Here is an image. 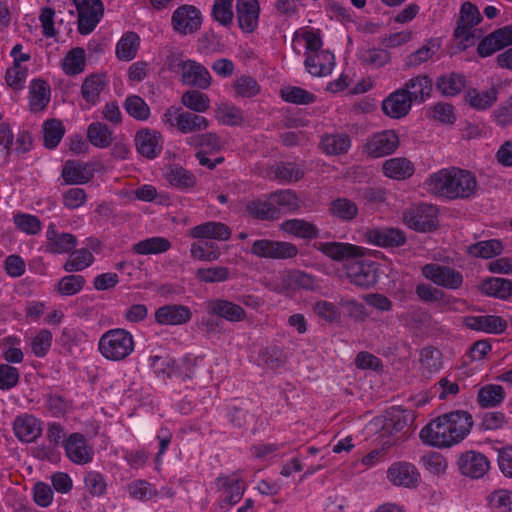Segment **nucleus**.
Returning <instances> with one entry per match:
<instances>
[{"mask_svg": "<svg viewBox=\"0 0 512 512\" xmlns=\"http://www.w3.org/2000/svg\"><path fill=\"white\" fill-rule=\"evenodd\" d=\"M479 289L487 296L506 300L512 295V281L506 278L489 277L482 281Z\"/></svg>", "mask_w": 512, "mask_h": 512, "instance_id": "e433bc0d", "label": "nucleus"}, {"mask_svg": "<svg viewBox=\"0 0 512 512\" xmlns=\"http://www.w3.org/2000/svg\"><path fill=\"white\" fill-rule=\"evenodd\" d=\"M66 456L75 464L84 465L93 459V448L81 433H72L63 442Z\"/></svg>", "mask_w": 512, "mask_h": 512, "instance_id": "f3484780", "label": "nucleus"}, {"mask_svg": "<svg viewBox=\"0 0 512 512\" xmlns=\"http://www.w3.org/2000/svg\"><path fill=\"white\" fill-rule=\"evenodd\" d=\"M78 13V32L88 35L94 31L104 14L101 0H73Z\"/></svg>", "mask_w": 512, "mask_h": 512, "instance_id": "6e6552de", "label": "nucleus"}, {"mask_svg": "<svg viewBox=\"0 0 512 512\" xmlns=\"http://www.w3.org/2000/svg\"><path fill=\"white\" fill-rule=\"evenodd\" d=\"M457 466L462 475L479 479L489 471L490 461L483 453L469 450L459 455Z\"/></svg>", "mask_w": 512, "mask_h": 512, "instance_id": "4468645a", "label": "nucleus"}, {"mask_svg": "<svg viewBox=\"0 0 512 512\" xmlns=\"http://www.w3.org/2000/svg\"><path fill=\"white\" fill-rule=\"evenodd\" d=\"M202 24V14L193 5H182L172 14L171 25L181 35H189L197 32Z\"/></svg>", "mask_w": 512, "mask_h": 512, "instance_id": "f8f14e48", "label": "nucleus"}, {"mask_svg": "<svg viewBox=\"0 0 512 512\" xmlns=\"http://www.w3.org/2000/svg\"><path fill=\"white\" fill-rule=\"evenodd\" d=\"M401 90L411 99V103H423L431 96L433 89L432 79L427 75H418L409 79Z\"/></svg>", "mask_w": 512, "mask_h": 512, "instance_id": "393cba45", "label": "nucleus"}, {"mask_svg": "<svg viewBox=\"0 0 512 512\" xmlns=\"http://www.w3.org/2000/svg\"><path fill=\"white\" fill-rule=\"evenodd\" d=\"M196 278L205 283L224 282L229 279L230 272L227 267L216 266L209 268H200L195 273Z\"/></svg>", "mask_w": 512, "mask_h": 512, "instance_id": "0e129e2a", "label": "nucleus"}, {"mask_svg": "<svg viewBox=\"0 0 512 512\" xmlns=\"http://www.w3.org/2000/svg\"><path fill=\"white\" fill-rule=\"evenodd\" d=\"M166 180L175 188L184 190L191 188L196 183L195 176L179 165H173L166 173Z\"/></svg>", "mask_w": 512, "mask_h": 512, "instance_id": "09e8293b", "label": "nucleus"}, {"mask_svg": "<svg viewBox=\"0 0 512 512\" xmlns=\"http://www.w3.org/2000/svg\"><path fill=\"white\" fill-rule=\"evenodd\" d=\"M127 491L131 498L137 500H149L156 495V490L145 480H135L127 485Z\"/></svg>", "mask_w": 512, "mask_h": 512, "instance_id": "338daca9", "label": "nucleus"}, {"mask_svg": "<svg viewBox=\"0 0 512 512\" xmlns=\"http://www.w3.org/2000/svg\"><path fill=\"white\" fill-rule=\"evenodd\" d=\"M497 95L498 91L494 87L483 92L470 89L467 91L465 99L472 108L476 110H486L497 101Z\"/></svg>", "mask_w": 512, "mask_h": 512, "instance_id": "a18cd8bd", "label": "nucleus"}, {"mask_svg": "<svg viewBox=\"0 0 512 512\" xmlns=\"http://www.w3.org/2000/svg\"><path fill=\"white\" fill-rule=\"evenodd\" d=\"M233 0H215L212 7V17L223 26H229L233 20Z\"/></svg>", "mask_w": 512, "mask_h": 512, "instance_id": "69168bd1", "label": "nucleus"}, {"mask_svg": "<svg viewBox=\"0 0 512 512\" xmlns=\"http://www.w3.org/2000/svg\"><path fill=\"white\" fill-rule=\"evenodd\" d=\"M138 46L139 36L134 32H128L117 43L116 55L120 60L129 61L136 56Z\"/></svg>", "mask_w": 512, "mask_h": 512, "instance_id": "5fc2aeb1", "label": "nucleus"}, {"mask_svg": "<svg viewBox=\"0 0 512 512\" xmlns=\"http://www.w3.org/2000/svg\"><path fill=\"white\" fill-rule=\"evenodd\" d=\"M41 421L31 414L17 416L13 422L15 436L22 442L31 443L42 434Z\"/></svg>", "mask_w": 512, "mask_h": 512, "instance_id": "4be33fe9", "label": "nucleus"}, {"mask_svg": "<svg viewBox=\"0 0 512 512\" xmlns=\"http://www.w3.org/2000/svg\"><path fill=\"white\" fill-rule=\"evenodd\" d=\"M503 251V244L498 239L479 241L467 246V253L476 258L489 259L498 256Z\"/></svg>", "mask_w": 512, "mask_h": 512, "instance_id": "37998d69", "label": "nucleus"}, {"mask_svg": "<svg viewBox=\"0 0 512 512\" xmlns=\"http://www.w3.org/2000/svg\"><path fill=\"white\" fill-rule=\"evenodd\" d=\"M464 324L472 330L491 334H501L507 329L506 320L496 315L467 316Z\"/></svg>", "mask_w": 512, "mask_h": 512, "instance_id": "c756f323", "label": "nucleus"}, {"mask_svg": "<svg viewBox=\"0 0 512 512\" xmlns=\"http://www.w3.org/2000/svg\"><path fill=\"white\" fill-rule=\"evenodd\" d=\"M86 66L85 50L81 47L71 49L63 62V70L67 75H77L84 71Z\"/></svg>", "mask_w": 512, "mask_h": 512, "instance_id": "603ef678", "label": "nucleus"}, {"mask_svg": "<svg viewBox=\"0 0 512 512\" xmlns=\"http://www.w3.org/2000/svg\"><path fill=\"white\" fill-rule=\"evenodd\" d=\"M94 261L93 254L85 248L74 251L64 264V270L67 272L82 271L89 267Z\"/></svg>", "mask_w": 512, "mask_h": 512, "instance_id": "bf43d9fd", "label": "nucleus"}, {"mask_svg": "<svg viewBox=\"0 0 512 512\" xmlns=\"http://www.w3.org/2000/svg\"><path fill=\"white\" fill-rule=\"evenodd\" d=\"M283 284L291 290H313L316 286L314 277L300 270L286 272L283 276Z\"/></svg>", "mask_w": 512, "mask_h": 512, "instance_id": "de8ad7c7", "label": "nucleus"}, {"mask_svg": "<svg viewBox=\"0 0 512 512\" xmlns=\"http://www.w3.org/2000/svg\"><path fill=\"white\" fill-rule=\"evenodd\" d=\"M135 348L133 335L122 328L106 331L98 341V351L107 360L122 361L126 359Z\"/></svg>", "mask_w": 512, "mask_h": 512, "instance_id": "7ed1b4c3", "label": "nucleus"}, {"mask_svg": "<svg viewBox=\"0 0 512 512\" xmlns=\"http://www.w3.org/2000/svg\"><path fill=\"white\" fill-rule=\"evenodd\" d=\"M411 106V99L400 88L392 92L382 102L384 114L393 119L405 117L409 113Z\"/></svg>", "mask_w": 512, "mask_h": 512, "instance_id": "bb28decb", "label": "nucleus"}, {"mask_svg": "<svg viewBox=\"0 0 512 512\" xmlns=\"http://www.w3.org/2000/svg\"><path fill=\"white\" fill-rule=\"evenodd\" d=\"M428 191L448 200H467L478 190L475 175L469 170L452 167L431 174L425 181Z\"/></svg>", "mask_w": 512, "mask_h": 512, "instance_id": "f03ea898", "label": "nucleus"}, {"mask_svg": "<svg viewBox=\"0 0 512 512\" xmlns=\"http://www.w3.org/2000/svg\"><path fill=\"white\" fill-rule=\"evenodd\" d=\"M466 85V78L460 73H446L436 79V89L446 97L458 95Z\"/></svg>", "mask_w": 512, "mask_h": 512, "instance_id": "4c0bfd02", "label": "nucleus"}, {"mask_svg": "<svg viewBox=\"0 0 512 512\" xmlns=\"http://www.w3.org/2000/svg\"><path fill=\"white\" fill-rule=\"evenodd\" d=\"M422 275L435 285L450 290H457L463 285V275L458 270L436 263L426 264L422 267Z\"/></svg>", "mask_w": 512, "mask_h": 512, "instance_id": "9d476101", "label": "nucleus"}, {"mask_svg": "<svg viewBox=\"0 0 512 512\" xmlns=\"http://www.w3.org/2000/svg\"><path fill=\"white\" fill-rule=\"evenodd\" d=\"M347 278L350 282L361 288H370L378 280V264L374 261L361 258H351L345 264Z\"/></svg>", "mask_w": 512, "mask_h": 512, "instance_id": "0eeeda50", "label": "nucleus"}, {"mask_svg": "<svg viewBox=\"0 0 512 512\" xmlns=\"http://www.w3.org/2000/svg\"><path fill=\"white\" fill-rule=\"evenodd\" d=\"M44 146L54 149L58 146L65 134V128L58 119H49L43 123Z\"/></svg>", "mask_w": 512, "mask_h": 512, "instance_id": "3c124183", "label": "nucleus"}, {"mask_svg": "<svg viewBox=\"0 0 512 512\" xmlns=\"http://www.w3.org/2000/svg\"><path fill=\"white\" fill-rule=\"evenodd\" d=\"M245 214L251 218L270 221L279 218L280 211L269 201L261 199L248 200L245 203Z\"/></svg>", "mask_w": 512, "mask_h": 512, "instance_id": "c9c22d12", "label": "nucleus"}, {"mask_svg": "<svg viewBox=\"0 0 512 512\" xmlns=\"http://www.w3.org/2000/svg\"><path fill=\"white\" fill-rule=\"evenodd\" d=\"M438 48L439 45L436 44L433 40H430L426 45H423L421 48L407 56L405 63L406 67L416 68L427 62L435 55Z\"/></svg>", "mask_w": 512, "mask_h": 512, "instance_id": "052dcab7", "label": "nucleus"}, {"mask_svg": "<svg viewBox=\"0 0 512 512\" xmlns=\"http://www.w3.org/2000/svg\"><path fill=\"white\" fill-rule=\"evenodd\" d=\"M364 237L368 243L380 247H399L406 243L404 232L397 228L368 229Z\"/></svg>", "mask_w": 512, "mask_h": 512, "instance_id": "aec40b11", "label": "nucleus"}, {"mask_svg": "<svg viewBox=\"0 0 512 512\" xmlns=\"http://www.w3.org/2000/svg\"><path fill=\"white\" fill-rule=\"evenodd\" d=\"M237 20L243 32L251 33L255 30L259 18V3L257 0H237Z\"/></svg>", "mask_w": 512, "mask_h": 512, "instance_id": "b1692460", "label": "nucleus"}, {"mask_svg": "<svg viewBox=\"0 0 512 512\" xmlns=\"http://www.w3.org/2000/svg\"><path fill=\"white\" fill-rule=\"evenodd\" d=\"M251 253L260 258L285 260L296 257L298 248L290 242L260 239L252 243Z\"/></svg>", "mask_w": 512, "mask_h": 512, "instance_id": "1a4fd4ad", "label": "nucleus"}, {"mask_svg": "<svg viewBox=\"0 0 512 512\" xmlns=\"http://www.w3.org/2000/svg\"><path fill=\"white\" fill-rule=\"evenodd\" d=\"M350 146L351 140L346 134H326L320 142L322 151L327 155L345 154Z\"/></svg>", "mask_w": 512, "mask_h": 512, "instance_id": "ea45409f", "label": "nucleus"}, {"mask_svg": "<svg viewBox=\"0 0 512 512\" xmlns=\"http://www.w3.org/2000/svg\"><path fill=\"white\" fill-rule=\"evenodd\" d=\"M177 65L182 69V81L184 84L199 89H207L211 85L210 73L203 65L193 60H180Z\"/></svg>", "mask_w": 512, "mask_h": 512, "instance_id": "6ab92c4d", "label": "nucleus"}, {"mask_svg": "<svg viewBox=\"0 0 512 512\" xmlns=\"http://www.w3.org/2000/svg\"><path fill=\"white\" fill-rule=\"evenodd\" d=\"M163 120L171 127H176L183 134L202 131L209 126V121L204 116L183 111L181 107L176 106H170L166 109Z\"/></svg>", "mask_w": 512, "mask_h": 512, "instance_id": "20e7f679", "label": "nucleus"}, {"mask_svg": "<svg viewBox=\"0 0 512 512\" xmlns=\"http://www.w3.org/2000/svg\"><path fill=\"white\" fill-rule=\"evenodd\" d=\"M22 50V45L17 44L11 50V56L14 57V65L6 71L5 80L7 84L15 90L23 88V84L27 77L28 70L20 65L21 62L30 59L29 54H21L20 57L16 56V52Z\"/></svg>", "mask_w": 512, "mask_h": 512, "instance_id": "473e14b6", "label": "nucleus"}, {"mask_svg": "<svg viewBox=\"0 0 512 512\" xmlns=\"http://www.w3.org/2000/svg\"><path fill=\"white\" fill-rule=\"evenodd\" d=\"M511 44L512 26H505L484 37L478 44L477 53L480 57H489Z\"/></svg>", "mask_w": 512, "mask_h": 512, "instance_id": "a211bd4d", "label": "nucleus"}, {"mask_svg": "<svg viewBox=\"0 0 512 512\" xmlns=\"http://www.w3.org/2000/svg\"><path fill=\"white\" fill-rule=\"evenodd\" d=\"M85 278L82 275H68L61 278L58 283V292L64 296L77 294L82 290Z\"/></svg>", "mask_w": 512, "mask_h": 512, "instance_id": "774afa93", "label": "nucleus"}, {"mask_svg": "<svg viewBox=\"0 0 512 512\" xmlns=\"http://www.w3.org/2000/svg\"><path fill=\"white\" fill-rule=\"evenodd\" d=\"M505 398V391L501 385L487 384L478 390L477 402L482 408L496 407Z\"/></svg>", "mask_w": 512, "mask_h": 512, "instance_id": "79ce46f5", "label": "nucleus"}, {"mask_svg": "<svg viewBox=\"0 0 512 512\" xmlns=\"http://www.w3.org/2000/svg\"><path fill=\"white\" fill-rule=\"evenodd\" d=\"M271 172L275 178L285 182H296L300 180L304 172L293 162H279L271 167Z\"/></svg>", "mask_w": 512, "mask_h": 512, "instance_id": "4d7b16f0", "label": "nucleus"}, {"mask_svg": "<svg viewBox=\"0 0 512 512\" xmlns=\"http://www.w3.org/2000/svg\"><path fill=\"white\" fill-rule=\"evenodd\" d=\"M400 145L394 130H384L373 134L365 144V151L371 158H381L393 154Z\"/></svg>", "mask_w": 512, "mask_h": 512, "instance_id": "ddd939ff", "label": "nucleus"}, {"mask_svg": "<svg viewBox=\"0 0 512 512\" xmlns=\"http://www.w3.org/2000/svg\"><path fill=\"white\" fill-rule=\"evenodd\" d=\"M481 20L482 16L477 6L470 2L462 4L460 17L454 30V37L460 39L459 48L461 50H465L474 44L475 31L472 28L479 24Z\"/></svg>", "mask_w": 512, "mask_h": 512, "instance_id": "423d86ee", "label": "nucleus"}, {"mask_svg": "<svg viewBox=\"0 0 512 512\" xmlns=\"http://www.w3.org/2000/svg\"><path fill=\"white\" fill-rule=\"evenodd\" d=\"M90 143L97 148H106L113 142L112 131L102 122H93L87 128Z\"/></svg>", "mask_w": 512, "mask_h": 512, "instance_id": "49530a36", "label": "nucleus"}, {"mask_svg": "<svg viewBox=\"0 0 512 512\" xmlns=\"http://www.w3.org/2000/svg\"><path fill=\"white\" fill-rule=\"evenodd\" d=\"M331 215L342 221H352L358 215V207L348 198H337L330 204Z\"/></svg>", "mask_w": 512, "mask_h": 512, "instance_id": "8fccbe9b", "label": "nucleus"}, {"mask_svg": "<svg viewBox=\"0 0 512 512\" xmlns=\"http://www.w3.org/2000/svg\"><path fill=\"white\" fill-rule=\"evenodd\" d=\"M171 243L164 237H151L141 240L132 246V251L138 255L160 254L168 251Z\"/></svg>", "mask_w": 512, "mask_h": 512, "instance_id": "c03bdc74", "label": "nucleus"}, {"mask_svg": "<svg viewBox=\"0 0 512 512\" xmlns=\"http://www.w3.org/2000/svg\"><path fill=\"white\" fill-rule=\"evenodd\" d=\"M216 485L222 491V497L219 502L221 509H229L237 504L245 492L243 480L236 475L219 476L216 479Z\"/></svg>", "mask_w": 512, "mask_h": 512, "instance_id": "2eb2a0df", "label": "nucleus"}, {"mask_svg": "<svg viewBox=\"0 0 512 512\" xmlns=\"http://www.w3.org/2000/svg\"><path fill=\"white\" fill-rule=\"evenodd\" d=\"M192 313L184 305H165L155 312V321L161 325H182L191 319Z\"/></svg>", "mask_w": 512, "mask_h": 512, "instance_id": "cd10ccee", "label": "nucleus"}, {"mask_svg": "<svg viewBox=\"0 0 512 512\" xmlns=\"http://www.w3.org/2000/svg\"><path fill=\"white\" fill-rule=\"evenodd\" d=\"M61 176L65 184H85L89 182L93 176V170L89 164L74 160H68L65 162Z\"/></svg>", "mask_w": 512, "mask_h": 512, "instance_id": "2f4dec72", "label": "nucleus"}, {"mask_svg": "<svg viewBox=\"0 0 512 512\" xmlns=\"http://www.w3.org/2000/svg\"><path fill=\"white\" fill-rule=\"evenodd\" d=\"M488 505L493 512H512V491L498 489L487 497Z\"/></svg>", "mask_w": 512, "mask_h": 512, "instance_id": "13d9d810", "label": "nucleus"}, {"mask_svg": "<svg viewBox=\"0 0 512 512\" xmlns=\"http://www.w3.org/2000/svg\"><path fill=\"white\" fill-rule=\"evenodd\" d=\"M182 104L196 113L206 112L210 107V99L199 90H188L181 97Z\"/></svg>", "mask_w": 512, "mask_h": 512, "instance_id": "6e6d98bb", "label": "nucleus"}, {"mask_svg": "<svg viewBox=\"0 0 512 512\" xmlns=\"http://www.w3.org/2000/svg\"><path fill=\"white\" fill-rule=\"evenodd\" d=\"M259 359L263 365L272 370L282 367L286 362L283 350L277 346L262 349L259 353Z\"/></svg>", "mask_w": 512, "mask_h": 512, "instance_id": "680f3d73", "label": "nucleus"}, {"mask_svg": "<svg viewBox=\"0 0 512 512\" xmlns=\"http://www.w3.org/2000/svg\"><path fill=\"white\" fill-rule=\"evenodd\" d=\"M472 427V415L464 410H455L431 420L421 429L419 437L426 445L450 448L462 442Z\"/></svg>", "mask_w": 512, "mask_h": 512, "instance_id": "f257e3e1", "label": "nucleus"}, {"mask_svg": "<svg viewBox=\"0 0 512 512\" xmlns=\"http://www.w3.org/2000/svg\"><path fill=\"white\" fill-rule=\"evenodd\" d=\"M124 109L129 116L138 121L148 120L151 114L149 105L138 95L127 96Z\"/></svg>", "mask_w": 512, "mask_h": 512, "instance_id": "864d4df0", "label": "nucleus"}, {"mask_svg": "<svg viewBox=\"0 0 512 512\" xmlns=\"http://www.w3.org/2000/svg\"><path fill=\"white\" fill-rule=\"evenodd\" d=\"M30 109L34 112L43 110L50 101V87L42 79H34L30 84Z\"/></svg>", "mask_w": 512, "mask_h": 512, "instance_id": "58836bf2", "label": "nucleus"}, {"mask_svg": "<svg viewBox=\"0 0 512 512\" xmlns=\"http://www.w3.org/2000/svg\"><path fill=\"white\" fill-rule=\"evenodd\" d=\"M382 171L388 178L406 180L414 174L415 167L406 157H394L383 162Z\"/></svg>", "mask_w": 512, "mask_h": 512, "instance_id": "f704fd0d", "label": "nucleus"}, {"mask_svg": "<svg viewBox=\"0 0 512 512\" xmlns=\"http://www.w3.org/2000/svg\"><path fill=\"white\" fill-rule=\"evenodd\" d=\"M205 311L210 316H216L231 323L241 322L247 317L241 305L223 298L208 300L205 303Z\"/></svg>", "mask_w": 512, "mask_h": 512, "instance_id": "dca6fc26", "label": "nucleus"}, {"mask_svg": "<svg viewBox=\"0 0 512 512\" xmlns=\"http://www.w3.org/2000/svg\"><path fill=\"white\" fill-rule=\"evenodd\" d=\"M46 237V250L51 253H68L77 245V239L73 234L58 232L54 223L48 226Z\"/></svg>", "mask_w": 512, "mask_h": 512, "instance_id": "a878e982", "label": "nucleus"}, {"mask_svg": "<svg viewBox=\"0 0 512 512\" xmlns=\"http://www.w3.org/2000/svg\"><path fill=\"white\" fill-rule=\"evenodd\" d=\"M190 235L195 239L226 241L231 237V230L222 222L209 221L193 227Z\"/></svg>", "mask_w": 512, "mask_h": 512, "instance_id": "72a5a7b5", "label": "nucleus"}, {"mask_svg": "<svg viewBox=\"0 0 512 512\" xmlns=\"http://www.w3.org/2000/svg\"><path fill=\"white\" fill-rule=\"evenodd\" d=\"M304 61L307 71L313 76H326L332 72L335 58L330 51H322L315 54L305 53Z\"/></svg>", "mask_w": 512, "mask_h": 512, "instance_id": "7c9ffc66", "label": "nucleus"}, {"mask_svg": "<svg viewBox=\"0 0 512 512\" xmlns=\"http://www.w3.org/2000/svg\"><path fill=\"white\" fill-rule=\"evenodd\" d=\"M137 151L148 159L157 157L162 150V136L148 128L139 130L135 135Z\"/></svg>", "mask_w": 512, "mask_h": 512, "instance_id": "412c9836", "label": "nucleus"}, {"mask_svg": "<svg viewBox=\"0 0 512 512\" xmlns=\"http://www.w3.org/2000/svg\"><path fill=\"white\" fill-rule=\"evenodd\" d=\"M387 478L396 486L410 488L418 484L420 474L411 463L398 462L388 469Z\"/></svg>", "mask_w": 512, "mask_h": 512, "instance_id": "5701e85b", "label": "nucleus"}, {"mask_svg": "<svg viewBox=\"0 0 512 512\" xmlns=\"http://www.w3.org/2000/svg\"><path fill=\"white\" fill-rule=\"evenodd\" d=\"M403 221L417 232H431L438 226V209L431 204L414 205L403 212Z\"/></svg>", "mask_w": 512, "mask_h": 512, "instance_id": "39448f33", "label": "nucleus"}, {"mask_svg": "<svg viewBox=\"0 0 512 512\" xmlns=\"http://www.w3.org/2000/svg\"><path fill=\"white\" fill-rule=\"evenodd\" d=\"M314 248L335 262L348 263L351 258L364 257L367 249L347 242H317Z\"/></svg>", "mask_w": 512, "mask_h": 512, "instance_id": "9b49d317", "label": "nucleus"}, {"mask_svg": "<svg viewBox=\"0 0 512 512\" xmlns=\"http://www.w3.org/2000/svg\"><path fill=\"white\" fill-rule=\"evenodd\" d=\"M281 228L289 234L304 239H314L319 235V230L315 225L302 219L286 220L282 223Z\"/></svg>", "mask_w": 512, "mask_h": 512, "instance_id": "a19ab883", "label": "nucleus"}, {"mask_svg": "<svg viewBox=\"0 0 512 512\" xmlns=\"http://www.w3.org/2000/svg\"><path fill=\"white\" fill-rule=\"evenodd\" d=\"M107 86L104 74L94 73L85 78L81 86V95L85 101V109L95 106L100 100V94Z\"/></svg>", "mask_w": 512, "mask_h": 512, "instance_id": "c85d7f7f", "label": "nucleus"}, {"mask_svg": "<svg viewBox=\"0 0 512 512\" xmlns=\"http://www.w3.org/2000/svg\"><path fill=\"white\" fill-rule=\"evenodd\" d=\"M281 97L289 103L307 105L313 103L316 96L301 87L290 86L281 90Z\"/></svg>", "mask_w": 512, "mask_h": 512, "instance_id": "e2e57ef3", "label": "nucleus"}]
</instances>
